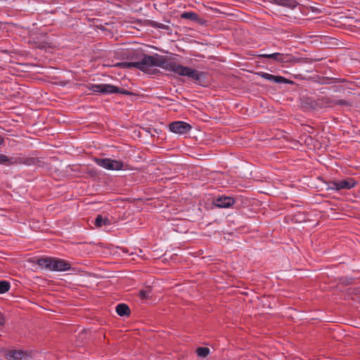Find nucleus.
<instances>
[{"label": "nucleus", "instance_id": "obj_17", "mask_svg": "<svg viewBox=\"0 0 360 360\" xmlns=\"http://www.w3.org/2000/svg\"><path fill=\"white\" fill-rule=\"evenodd\" d=\"M181 18L184 19H188L192 21H198V15L196 13L188 11V12H184L181 15Z\"/></svg>", "mask_w": 360, "mask_h": 360}, {"label": "nucleus", "instance_id": "obj_16", "mask_svg": "<svg viewBox=\"0 0 360 360\" xmlns=\"http://www.w3.org/2000/svg\"><path fill=\"white\" fill-rule=\"evenodd\" d=\"M17 162V160L10 159L8 156L0 154V165H14Z\"/></svg>", "mask_w": 360, "mask_h": 360}, {"label": "nucleus", "instance_id": "obj_5", "mask_svg": "<svg viewBox=\"0 0 360 360\" xmlns=\"http://www.w3.org/2000/svg\"><path fill=\"white\" fill-rule=\"evenodd\" d=\"M191 129V125L184 121H174L169 124V131L178 135L186 134Z\"/></svg>", "mask_w": 360, "mask_h": 360}, {"label": "nucleus", "instance_id": "obj_8", "mask_svg": "<svg viewBox=\"0 0 360 360\" xmlns=\"http://www.w3.org/2000/svg\"><path fill=\"white\" fill-rule=\"evenodd\" d=\"M259 75L266 80L277 83V84H287L288 80L281 76L274 75L268 72H261Z\"/></svg>", "mask_w": 360, "mask_h": 360}, {"label": "nucleus", "instance_id": "obj_7", "mask_svg": "<svg viewBox=\"0 0 360 360\" xmlns=\"http://www.w3.org/2000/svg\"><path fill=\"white\" fill-rule=\"evenodd\" d=\"M263 1L275 4L291 10L296 8L299 6V4L295 0H263Z\"/></svg>", "mask_w": 360, "mask_h": 360}, {"label": "nucleus", "instance_id": "obj_2", "mask_svg": "<svg viewBox=\"0 0 360 360\" xmlns=\"http://www.w3.org/2000/svg\"><path fill=\"white\" fill-rule=\"evenodd\" d=\"M39 266L52 271H66L71 269L70 264L58 257H41L36 262Z\"/></svg>", "mask_w": 360, "mask_h": 360}, {"label": "nucleus", "instance_id": "obj_9", "mask_svg": "<svg viewBox=\"0 0 360 360\" xmlns=\"http://www.w3.org/2000/svg\"><path fill=\"white\" fill-rule=\"evenodd\" d=\"M10 360H30L31 357L22 350H13L8 354Z\"/></svg>", "mask_w": 360, "mask_h": 360}, {"label": "nucleus", "instance_id": "obj_24", "mask_svg": "<svg viewBox=\"0 0 360 360\" xmlns=\"http://www.w3.org/2000/svg\"><path fill=\"white\" fill-rule=\"evenodd\" d=\"M4 143H5L4 138L2 136H0V146L4 144Z\"/></svg>", "mask_w": 360, "mask_h": 360}, {"label": "nucleus", "instance_id": "obj_12", "mask_svg": "<svg viewBox=\"0 0 360 360\" xmlns=\"http://www.w3.org/2000/svg\"><path fill=\"white\" fill-rule=\"evenodd\" d=\"M130 309L126 304H118L116 307V312L120 316H124L129 314Z\"/></svg>", "mask_w": 360, "mask_h": 360}, {"label": "nucleus", "instance_id": "obj_18", "mask_svg": "<svg viewBox=\"0 0 360 360\" xmlns=\"http://www.w3.org/2000/svg\"><path fill=\"white\" fill-rule=\"evenodd\" d=\"M11 159L17 160L18 162L15 164L23 163L27 165H31L35 162V160L33 158H11Z\"/></svg>", "mask_w": 360, "mask_h": 360}, {"label": "nucleus", "instance_id": "obj_19", "mask_svg": "<svg viewBox=\"0 0 360 360\" xmlns=\"http://www.w3.org/2000/svg\"><path fill=\"white\" fill-rule=\"evenodd\" d=\"M10 283L6 281H0V294H4L9 290Z\"/></svg>", "mask_w": 360, "mask_h": 360}, {"label": "nucleus", "instance_id": "obj_22", "mask_svg": "<svg viewBox=\"0 0 360 360\" xmlns=\"http://www.w3.org/2000/svg\"><path fill=\"white\" fill-rule=\"evenodd\" d=\"M335 105L348 106V105H349V102L346 100H343V99L335 98L334 106Z\"/></svg>", "mask_w": 360, "mask_h": 360}, {"label": "nucleus", "instance_id": "obj_11", "mask_svg": "<svg viewBox=\"0 0 360 360\" xmlns=\"http://www.w3.org/2000/svg\"><path fill=\"white\" fill-rule=\"evenodd\" d=\"M356 184L352 179L338 181V191L342 189H351L355 186Z\"/></svg>", "mask_w": 360, "mask_h": 360}, {"label": "nucleus", "instance_id": "obj_1", "mask_svg": "<svg viewBox=\"0 0 360 360\" xmlns=\"http://www.w3.org/2000/svg\"><path fill=\"white\" fill-rule=\"evenodd\" d=\"M115 66L122 68H135L146 73H149L152 68L159 67L167 71L173 72L179 76L188 77L195 82H200L205 77L204 72L178 64L167 57L158 54L144 55L139 61L117 63Z\"/></svg>", "mask_w": 360, "mask_h": 360}, {"label": "nucleus", "instance_id": "obj_13", "mask_svg": "<svg viewBox=\"0 0 360 360\" xmlns=\"http://www.w3.org/2000/svg\"><path fill=\"white\" fill-rule=\"evenodd\" d=\"M139 296L143 300H148L152 296V289L150 287L147 286L144 289H142L139 292Z\"/></svg>", "mask_w": 360, "mask_h": 360}, {"label": "nucleus", "instance_id": "obj_10", "mask_svg": "<svg viewBox=\"0 0 360 360\" xmlns=\"http://www.w3.org/2000/svg\"><path fill=\"white\" fill-rule=\"evenodd\" d=\"M261 57L266 59H270L278 63L286 62V56L280 53H263L261 54Z\"/></svg>", "mask_w": 360, "mask_h": 360}, {"label": "nucleus", "instance_id": "obj_14", "mask_svg": "<svg viewBox=\"0 0 360 360\" xmlns=\"http://www.w3.org/2000/svg\"><path fill=\"white\" fill-rule=\"evenodd\" d=\"M110 224V221L108 218H103L101 215H98L95 219L94 225L96 227H101L102 226H107Z\"/></svg>", "mask_w": 360, "mask_h": 360}, {"label": "nucleus", "instance_id": "obj_15", "mask_svg": "<svg viewBox=\"0 0 360 360\" xmlns=\"http://www.w3.org/2000/svg\"><path fill=\"white\" fill-rule=\"evenodd\" d=\"M334 98L325 96L321 99H319V101L321 102L322 106L326 108H332L334 107Z\"/></svg>", "mask_w": 360, "mask_h": 360}, {"label": "nucleus", "instance_id": "obj_4", "mask_svg": "<svg viewBox=\"0 0 360 360\" xmlns=\"http://www.w3.org/2000/svg\"><path fill=\"white\" fill-rule=\"evenodd\" d=\"M94 161L99 167L110 171L122 170L124 166L122 161L112 158H95Z\"/></svg>", "mask_w": 360, "mask_h": 360}, {"label": "nucleus", "instance_id": "obj_6", "mask_svg": "<svg viewBox=\"0 0 360 360\" xmlns=\"http://www.w3.org/2000/svg\"><path fill=\"white\" fill-rule=\"evenodd\" d=\"M235 203V200L229 196L221 195L214 200L215 206L221 208H228L231 207Z\"/></svg>", "mask_w": 360, "mask_h": 360}, {"label": "nucleus", "instance_id": "obj_3", "mask_svg": "<svg viewBox=\"0 0 360 360\" xmlns=\"http://www.w3.org/2000/svg\"><path fill=\"white\" fill-rule=\"evenodd\" d=\"M89 89L93 93H99L105 95L121 94L129 95L131 93L124 89H120L110 84H91L89 86Z\"/></svg>", "mask_w": 360, "mask_h": 360}, {"label": "nucleus", "instance_id": "obj_25", "mask_svg": "<svg viewBox=\"0 0 360 360\" xmlns=\"http://www.w3.org/2000/svg\"><path fill=\"white\" fill-rule=\"evenodd\" d=\"M312 11H316V9L312 8Z\"/></svg>", "mask_w": 360, "mask_h": 360}, {"label": "nucleus", "instance_id": "obj_23", "mask_svg": "<svg viewBox=\"0 0 360 360\" xmlns=\"http://www.w3.org/2000/svg\"><path fill=\"white\" fill-rule=\"evenodd\" d=\"M4 323H5L4 317L3 314L1 313H0V329L2 328V326L4 325Z\"/></svg>", "mask_w": 360, "mask_h": 360}, {"label": "nucleus", "instance_id": "obj_21", "mask_svg": "<svg viewBox=\"0 0 360 360\" xmlns=\"http://www.w3.org/2000/svg\"><path fill=\"white\" fill-rule=\"evenodd\" d=\"M326 185L327 191H338V181H329Z\"/></svg>", "mask_w": 360, "mask_h": 360}, {"label": "nucleus", "instance_id": "obj_20", "mask_svg": "<svg viewBox=\"0 0 360 360\" xmlns=\"http://www.w3.org/2000/svg\"><path fill=\"white\" fill-rule=\"evenodd\" d=\"M197 354L200 357H206L210 353V349L207 347H199L197 349Z\"/></svg>", "mask_w": 360, "mask_h": 360}]
</instances>
